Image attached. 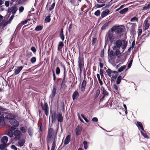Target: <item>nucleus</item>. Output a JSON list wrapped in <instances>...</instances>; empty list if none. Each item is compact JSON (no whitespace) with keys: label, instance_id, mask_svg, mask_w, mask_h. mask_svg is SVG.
I'll use <instances>...</instances> for the list:
<instances>
[{"label":"nucleus","instance_id":"33","mask_svg":"<svg viewBox=\"0 0 150 150\" xmlns=\"http://www.w3.org/2000/svg\"><path fill=\"white\" fill-rule=\"evenodd\" d=\"M122 79L120 76H118L116 79V83L117 85L119 84L120 83Z\"/></svg>","mask_w":150,"mask_h":150},{"label":"nucleus","instance_id":"5","mask_svg":"<svg viewBox=\"0 0 150 150\" xmlns=\"http://www.w3.org/2000/svg\"><path fill=\"white\" fill-rule=\"evenodd\" d=\"M41 105L42 109L45 111L46 115L47 116L49 114V108L47 104V103L45 102L44 104V105H43V103H41Z\"/></svg>","mask_w":150,"mask_h":150},{"label":"nucleus","instance_id":"10","mask_svg":"<svg viewBox=\"0 0 150 150\" xmlns=\"http://www.w3.org/2000/svg\"><path fill=\"white\" fill-rule=\"evenodd\" d=\"M23 67L22 66L18 67H17V68L14 69V74H13L12 75L10 76V77L14 76L15 75H16L18 74L20 71L23 69Z\"/></svg>","mask_w":150,"mask_h":150},{"label":"nucleus","instance_id":"4","mask_svg":"<svg viewBox=\"0 0 150 150\" xmlns=\"http://www.w3.org/2000/svg\"><path fill=\"white\" fill-rule=\"evenodd\" d=\"M50 115L51 116L52 123L54 122L57 119V113L56 111L55 110H52L51 109L50 111Z\"/></svg>","mask_w":150,"mask_h":150},{"label":"nucleus","instance_id":"58","mask_svg":"<svg viewBox=\"0 0 150 150\" xmlns=\"http://www.w3.org/2000/svg\"><path fill=\"white\" fill-rule=\"evenodd\" d=\"M116 78H117L116 77L114 76V75L112 76L111 78V82H114L115 81Z\"/></svg>","mask_w":150,"mask_h":150},{"label":"nucleus","instance_id":"3","mask_svg":"<svg viewBox=\"0 0 150 150\" xmlns=\"http://www.w3.org/2000/svg\"><path fill=\"white\" fill-rule=\"evenodd\" d=\"M54 130L53 128H49L46 139L47 143L50 140V139L52 138V136L54 134Z\"/></svg>","mask_w":150,"mask_h":150},{"label":"nucleus","instance_id":"52","mask_svg":"<svg viewBox=\"0 0 150 150\" xmlns=\"http://www.w3.org/2000/svg\"><path fill=\"white\" fill-rule=\"evenodd\" d=\"M36 57H33L31 59L30 62L32 63H33L36 62Z\"/></svg>","mask_w":150,"mask_h":150},{"label":"nucleus","instance_id":"18","mask_svg":"<svg viewBox=\"0 0 150 150\" xmlns=\"http://www.w3.org/2000/svg\"><path fill=\"white\" fill-rule=\"evenodd\" d=\"M22 25H21V24L20 23H19L18 25L17 26L16 29L15 30L13 34V35L15 36H16V35L17 34V32L20 30V29Z\"/></svg>","mask_w":150,"mask_h":150},{"label":"nucleus","instance_id":"48","mask_svg":"<svg viewBox=\"0 0 150 150\" xmlns=\"http://www.w3.org/2000/svg\"><path fill=\"white\" fill-rule=\"evenodd\" d=\"M130 32L132 35H134V34H135V28H131Z\"/></svg>","mask_w":150,"mask_h":150},{"label":"nucleus","instance_id":"53","mask_svg":"<svg viewBox=\"0 0 150 150\" xmlns=\"http://www.w3.org/2000/svg\"><path fill=\"white\" fill-rule=\"evenodd\" d=\"M65 83H66L61 82V86L62 88L65 89L66 88L67 86L65 85Z\"/></svg>","mask_w":150,"mask_h":150},{"label":"nucleus","instance_id":"22","mask_svg":"<svg viewBox=\"0 0 150 150\" xmlns=\"http://www.w3.org/2000/svg\"><path fill=\"white\" fill-rule=\"evenodd\" d=\"M137 127L139 128H140L143 131L145 132V131L144 130L143 125L142 123L139 122H137V123L136 124Z\"/></svg>","mask_w":150,"mask_h":150},{"label":"nucleus","instance_id":"35","mask_svg":"<svg viewBox=\"0 0 150 150\" xmlns=\"http://www.w3.org/2000/svg\"><path fill=\"white\" fill-rule=\"evenodd\" d=\"M150 8V2L146 5L144 6L143 8L142 9L143 10H146L147 9H149Z\"/></svg>","mask_w":150,"mask_h":150},{"label":"nucleus","instance_id":"37","mask_svg":"<svg viewBox=\"0 0 150 150\" xmlns=\"http://www.w3.org/2000/svg\"><path fill=\"white\" fill-rule=\"evenodd\" d=\"M7 144H3L0 145V149L1 150H4L6 147H7Z\"/></svg>","mask_w":150,"mask_h":150},{"label":"nucleus","instance_id":"50","mask_svg":"<svg viewBox=\"0 0 150 150\" xmlns=\"http://www.w3.org/2000/svg\"><path fill=\"white\" fill-rule=\"evenodd\" d=\"M105 4H96L95 5V7H96V8H100L102 7L105 5Z\"/></svg>","mask_w":150,"mask_h":150},{"label":"nucleus","instance_id":"27","mask_svg":"<svg viewBox=\"0 0 150 150\" xmlns=\"http://www.w3.org/2000/svg\"><path fill=\"white\" fill-rule=\"evenodd\" d=\"M128 8H126L121 10L119 11V13L121 14H125L126 12H127L128 11Z\"/></svg>","mask_w":150,"mask_h":150},{"label":"nucleus","instance_id":"57","mask_svg":"<svg viewBox=\"0 0 150 150\" xmlns=\"http://www.w3.org/2000/svg\"><path fill=\"white\" fill-rule=\"evenodd\" d=\"M106 72L108 75H109L108 74H111L112 73V70L111 69L108 68V69L106 70Z\"/></svg>","mask_w":150,"mask_h":150},{"label":"nucleus","instance_id":"40","mask_svg":"<svg viewBox=\"0 0 150 150\" xmlns=\"http://www.w3.org/2000/svg\"><path fill=\"white\" fill-rule=\"evenodd\" d=\"M56 142L55 140H54L52 142L51 150H54L56 147Z\"/></svg>","mask_w":150,"mask_h":150},{"label":"nucleus","instance_id":"34","mask_svg":"<svg viewBox=\"0 0 150 150\" xmlns=\"http://www.w3.org/2000/svg\"><path fill=\"white\" fill-rule=\"evenodd\" d=\"M51 15L49 14L45 18V21L47 22H49L51 20L50 18Z\"/></svg>","mask_w":150,"mask_h":150},{"label":"nucleus","instance_id":"46","mask_svg":"<svg viewBox=\"0 0 150 150\" xmlns=\"http://www.w3.org/2000/svg\"><path fill=\"white\" fill-rule=\"evenodd\" d=\"M140 132L144 138L147 139L149 138V137L146 134L144 133L142 131H141Z\"/></svg>","mask_w":150,"mask_h":150},{"label":"nucleus","instance_id":"62","mask_svg":"<svg viewBox=\"0 0 150 150\" xmlns=\"http://www.w3.org/2000/svg\"><path fill=\"white\" fill-rule=\"evenodd\" d=\"M11 148L12 149H14V150H17V147L14 145H12L11 146Z\"/></svg>","mask_w":150,"mask_h":150},{"label":"nucleus","instance_id":"28","mask_svg":"<svg viewBox=\"0 0 150 150\" xmlns=\"http://www.w3.org/2000/svg\"><path fill=\"white\" fill-rule=\"evenodd\" d=\"M21 133L20 131L19 130H16L13 132V134L15 136H20L21 135Z\"/></svg>","mask_w":150,"mask_h":150},{"label":"nucleus","instance_id":"64","mask_svg":"<svg viewBox=\"0 0 150 150\" xmlns=\"http://www.w3.org/2000/svg\"><path fill=\"white\" fill-rule=\"evenodd\" d=\"M24 8L23 6H21L19 7V10L20 12H22L24 10Z\"/></svg>","mask_w":150,"mask_h":150},{"label":"nucleus","instance_id":"6","mask_svg":"<svg viewBox=\"0 0 150 150\" xmlns=\"http://www.w3.org/2000/svg\"><path fill=\"white\" fill-rule=\"evenodd\" d=\"M56 83H54L53 86L52 90V93L50 96V97L51 98L52 101L54 98V97L56 94Z\"/></svg>","mask_w":150,"mask_h":150},{"label":"nucleus","instance_id":"29","mask_svg":"<svg viewBox=\"0 0 150 150\" xmlns=\"http://www.w3.org/2000/svg\"><path fill=\"white\" fill-rule=\"evenodd\" d=\"M64 68V73L62 76V78H66L67 76V71H66V69L64 65H62Z\"/></svg>","mask_w":150,"mask_h":150},{"label":"nucleus","instance_id":"59","mask_svg":"<svg viewBox=\"0 0 150 150\" xmlns=\"http://www.w3.org/2000/svg\"><path fill=\"white\" fill-rule=\"evenodd\" d=\"M31 50L32 51V52L34 53H35V52H36V50L35 47L34 46H32L31 47Z\"/></svg>","mask_w":150,"mask_h":150},{"label":"nucleus","instance_id":"36","mask_svg":"<svg viewBox=\"0 0 150 150\" xmlns=\"http://www.w3.org/2000/svg\"><path fill=\"white\" fill-rule=\"evenodd\" d=\"M43 28V26L41 25H38L37 26L35 29V30L36 31H39L41 30Z\"/></svg>","mask_w":150,"mask_h":150},{"label":"nucleus","instance_id":"15","mask_svg":"<svg viewBox=\"0 0 150 150\" xmlns=\"http://www.w3.org/2000/svg\"><path fill=\"white\" fill-rule=\"evenodd\" d=\"M79 96L78 92L76 90L73 93L72 96V98L73 100L77 99Z\"/></svg>","mask_w":150,"mask_h":150},{"label":"nucleus","instance_id":"63","mask_svg":"<svg viewBox=\"0 0 150 150\" xmlns=\"http://www.w3.org/2000/svg\"><path fill=\"white\" fill-rule=\"evenodd\" d=\"M27 23V21H26V20L23 21H21V23H20L21 24V25H24V24H26Z\"/></svg>","mask_w":150,"mask_h":150},{"label":"nucleus","instance_id":"20","mask_svg":"<svg viewBox=\"0 0 150 150\" xmlns=\"http://www.w3.org/2000/svg\"><path fill=\"white\" fill-rule=\"evenodd\" d=\"M28 72H24L23 73L22 76L21 77V79L23 80H25L28 77L29 75L27 74Z\"/></svg>","mask_w":150,"mask_h":150},{"label":"nucleus","instance_id":"32","mask_svg":"<svg viewBox=\"0 0 150 150\" xmlns=\"http://www.w3.org/2000/svg\"><path fill=\"white\" fill-rule=\"evenodd\" d=\"M28 133L30 136V137L32 136L33 133V130L32 128L30 127L28 129Z\"/></svg>","mask_w":150,"mask_h":150},{"label":"nucleus","instance_id":"31","mask_svg":"<svg viewBox=\"0 0 150 150\" xmlns=\"http://www.w3.org/2000/svg\"><path fill=\"white\" fill-rule=\"evenodd\" d=\"M109 22L105 23H104L101 27V29L102 30H105L106 28L109 25Z\"/></svg>","mask_w":150,"mask_h":150},{"label":"nucleus","instance_id":"45","mask_svg":"<svg viewBox=\"0 0 150 150\" xmlns=\"http://www.w3.org/2000/svg\"><path fill=\"white\" fill-rule=\"evenodd\" d=\"M138 20V18L136 16H134L130 19V21L131 22H133L135 21H137Z\"/></svg>","mask_w":150,"mask_h":150},{"label":"nucleus","instance_id":"14","mask_svg":"<svg viewBox=\"0 0 150 150\" xmlns=\"http://www.w3.org/2000/svg\"><path fill=\"white\" fill-rule=\"evenodd\" d=\"M110 11L108 9H106L105 11H103L101 13V17L102 18H104L107 15H108Z\"/></svg>","mask_w":150,"mask_h":150},{"label":"nucleus","instance_id":"49","mask_svg":"<svg viewBox=\"0 0 150 150\" xmlns=\"http://www.w3.org/2000/svg\"><path fill=\"white\" fill-rule=\"evenodd\" d=\"M55 5V2H54L51 6L49 8V10L50 11H51L52 9H53Z\"/></svg>","mask_w":150,"mask_h":150},{"label":"nucleus","instance_id":"60","mask_svg":"<svg viewBox=\"0 0 150 150\" xmlns=\"http://www.w3.org/2000/svg\"><path fill=\"white\" fill-rule=\"evenodd\" d=\"M96 39H97V38H92V45H94L95 44Z\"/></svg>","mask_w":150,"mask_h":150},{"label":"nucleus","instance_id":"41","mask_svg":"<svg viewBox=\"0 0 150 150\" xmlns=\"http://www.w3.org/2000/svg\"><path fill=\"white\" fill-rule=\"evenodd\" d=\"M102 94H103V96H104L108 95V92L106 91L104 89V88H103Z\"/></svg>","mask_w":150,"mask_h":150},{"label":"nucleus","instance_id":"44","mask_svg":"<svg viewBox=\"0 0 150 150\" xmlns=\"http://www.w3.org/2000/svg\"><path fill=\"white\" fill-rule=\"evenodd\" d=\"M60 68L57 67L56 69V73L57 75H58L60 74Z\"/></svg>","mask_w":150,"mask_h":150},{"label":"nucleus","instance_id":"25","mask_svg":"<svg viewBox=\"0 0 150 150\" xmlns=\"http://www.w3.org/2000/svg\"><path fill=\"white\" fill-rule=\"evenodd\" d=\"M109 49H108V54L109 56L111 57L115 56V52L112 50H111L109 52Z\"/></svg>","mask_w":150,"mask_h":150},{"label":"nucleus","instance_id":"12","mask_svg":"<svg viewBox=\"0 0 150 150\" xmlns=\"http://www.w3.org/2000/svg\"><path fill=\"white\" fill-rule=\"evenodd\" d=\"M86 79L84 77L83 80L82 82L81 86V90L82 91H84L85 90V87L86 85Z\"/></svg>","mask_w":150,"mask_h":150},{"label":"nucleus","instance_id":"2","mask_svg":"<svg viewBox=\"0 0 150 150\" xmlns=\"http://www.w3.org/2000/svg\"><path fill=\"white\" fill-rule=\"evenodd\" d=\"M122 41L120 40H117L115 42V45L112 48L113 50H115V56L119 58V55L121 54L120 51V49L122 46Z\"/></svg>","mask_w":150,"mask_h":150},{"label":"nucleus","instance_id":"9","mask_svg":"<svg viewBox=\"0 0 150 150\" xmlns=\"http://www.w3.org/2000/svg\"><path fill=\"white\" fill-rule=\"evenodd\" d=\"M82 130V127L79 125L77 126L75 129L76 135V136L79 135L81 134Z\"/></svg>","mask_w":150,"mask_h":150},{"label":"nucleus","instance_id":"39","mask_svg":"<svg viewBox=\"0 0 150 150\" xmlns=\"http://www.w3.org/2000/svg\"><path fill=\"white\" fill-rule=\"evenodd\" d=\"M126 66L125 65H123L122 66L118 69V72H121L122 71L126 68Z\"/></svg>","mask_w":150,"mask_h":150},{"label":"nucleus","instance_id":"8","mask_svg":"<svg viewBox=\"0 0 150 150\" xmlns=\"http://www.w3.org/2000/svg\"><path fill=\"white\" fill-rule=\"evenodd\" d=\"M18 10V8L15 5L12 6L11 8H8L7 10L8 13L12 12L13 14H15Z\"/></svg>","mask_w":150,"mask_h":150},{"label":"nucleus","instance_id":"56","mask_svg":"<svg viewBox=\"0 0 150 150\" xmlns=\"http://www.w3.org/2000/svg\"><path fill=\"white\" fill-rule=\"evenodd\" d=\"M32 55L33 54L31 52H28V53H27L26 54V56L28 58H29L30 57H31Z\"/></svg>","mask_w":150,"mask_h":150},{"label":"nucleus","instance_id":"13","mask_svg":"<svg viewBox=\"0 0 150 150\" xmlns=\"http://www.w3.org/2000/svg\"><path fill=\"white\" fill-rule=\"evenodd\" d=\"M121 41H122V44L121 47L123 50L122 52H123L127 46V42L125 40H122Z\"/></svg>","mask_w":150,"mask_h":150},{"label":"nucleus","instance_id":"19","mask_svg":"<svg viewBox=\"0 0 150 150\" xmlns=\"http://www.w3.org/2000/svg\"><path fill=\"white\" fill-rule=\"evenodd\" d=\"M8 141V138L6 136L3 137L1 139V142L3 144H7L6 143Z\"/></svg>","mask_w":150,"mask_h":150},{"label":"nucleus","instance_id":"17","mask_svg":"<svg viewBox=\"0 0 150 150\" xmlns=\"http://www.w3.org/2000/svg\"><path fill=\"white\" fill-rule=\"evenodd\" d=\"M70 136L69 135H67L64 142V145H66L68 144L70 142Z\"/></svg>","mask_w":150,"mask_h":150},{"label":"nucleus","instance_id":"26","mask_svg":"<svg viewBox=\"0 0 150 150\" xmlns=\"http://www.w3.org/2000/svg\"><path fill=\"white\" fill-rule=\"evenodd\" d=\"M145 24V28L144 30L147 29L149 27L150 25L149 23H148V20L146 19L144 21Z\"/></svg>","mask_w":150,"mask_h":150},{"label":"nucleus","instance_id":"61","mask_svg":"<svg viewBox=\"0 0 150 150\" xmlns=\"http://www.w3.org/2000/svg\"><path fill=\"white\" fill-rule=\"evenodd\" d=\"M92 121L93 122H97L98 121V119L96 117H93L92 118Z\"/></svg>","mask_w":150,"mask_h":150},{"label":"nucleus","instance_id":"43","mask_svg":"<svg viewBox=\"0 0 150 150\" xmlns=\"http://www.w3.org/2000/svg\"><path fill=\"white\" fill-rule=\"evenodd\" d=\"M25 140H22L18 142V143L20 146H23L25 143Z\"/></svg>","mask_w":150,"mask_h":150},{"label":"nucleus","instance_id":"24","mask_svg":"<svg viewBox=\"0 0 150 150\" xmlns=\"http://www.w3.org/2000/svg\"><path fill=\"white\" fill-rule=\"evenodd\" d=\"M5 118L7 119L12 120L15 118V116L12 114H9L6 116Z\"/></svg>","mask_w":150,"mask_h":150},{"label":"nucleus","instance_id":"42","mask_svg":"<svg viewBox=\"0 0 150 150\" xmlns=\"http://www.w3.org/2000/svg\"><path fill=\"white\" fill-rule=\"evenodd\" d=\"M133 57H132V58L130 59L129 62L128 64L127 67H128V68H130L131 67L133 62Z\"/></svg>","mask_w":150,"mask_h":150},{"label":"nucleus","instance_id":"38","mask_svg":"<svg viewBox=\"0 0 150 150\" xmlns=\"http://www.w3.org/2000/svg\"><path fill=\"white\" fill-rule=\"evenodd\" d=\"M26 127H22L20 128V130L23 133H25L26 131Z\"/></svg>","mask_w":150,"mask_h":150},{"label":"nucleus","instance_id":"23","mask_svg":"<svg viewBox=\"0 0 150 150\" xmlns=\"http://www.w3.org/2000/svg\"><path fill=\"white\" fill-rule=\"evenodd\" d=\"M64 44L62 41L60 42L58 45L57 50L58 51H60L62 49V47L64 46Z\"/></svg>","mask_w":150,"mask_h":150},{"label":"nucleus","instance_id":"21","mask_svg":"<svg viewBox=\"0 0 150 150\" xmlns=\"http://www.w3.org/2000/svg\"><path fill=\"white\" fill-rule=\"evenodd\" d=\"M59 37L62 41L64 39V36L63 34V29L61 28L59 33Z\"/></svg>","mask_w":150,"mask_h":150},{"label":"nucleus","instance_id":"47","mask_svg":"<svg viewBox=\"0 0 150 150\" xmlns=\"http://www.w3.org/2000/svg\"><path fill=\"white\" fill-rule=\"evenodd\" d=\"M84 148L85 149H86L88 148V145L87 142L84 141L83 142Z\"/></svg>","mask_w":150,"mask_h":150},{"label":"nucleus","instance_id":"16","mask_svg":"<svg viewBox=\"0 0 150 150\" xmlns=\"http://www.w3.org/2000/svg\"><path fill=\"white\" fill-rule=\"evenodd\" d=\"M57 121L60 122H61L63 121V119L62 114L61 113H59L57 115Z\"/></svg>","mask_w":150,"mask_h":150},{"label":"nucleus","instance_id":"11","mask_svg":"<svg viewBox=\"0 0 150 150\" xmlns=\"http://www.w3.org/2000/svg\"><path fill=\"white\" fill-rule=\"evenodd\" d=\"M10 122L12 125L14 127H17L19 125L18 122L15 118L12 120H11Z\"/></svg>","mask_w":150,"mask_h":150},{"label":"nucleus","instance_id":"54","mask_svg":"<svg viewBox=\"0 0 150 150\" xmlns=\"http://www.w3.org/2000/svg\"><path fill=\"white\" fill-rule=\"evenodd\" d=\"M15 14H12V15L11 16L10 18H9L8 21H7V22L8 23H9L13 19Z\"/></svg>","mask_w":150,"mask_h":150},{"label":"nucleus","instance_id":"30","mask_svg":"<svg viewBox=\"0 0 150 150\" xmlns=\"http://www.w3.org/2000/svg\"><path fill=\"white\" fill-rule=\"evenodd\" d=\"M100 92V90L99 89H98L96 91V92L95 93V94L93 96V98L95 99L99 95Z\"/></svg>","mask_w":150,"mask_h":150},{"label":"nucleus","instance_id":"51","mask_svg":"<svg viewBox=\"0 0 150 150\" xmlns=\"http://www.w3.org/2000/svg\"><path fill=\"white\" fill-rule=\"evenodd\" d=\"M100 11L99 10H97L94 13V14L96 16H98L100 15Z\"/></svg>","mask_w":150,"mask_h":150},{"label":"nucleus","instance_id":"55","mask_svg":"<svg viewBox=\"0 0 150 150\" xmlns=\"http://www.w3.org/2000/svg\"><path fill=\"white\" fill-rule=\"evenodd\" d=\"M100 76L101 77L102 79L103 78H104L103 71L102 69H100Z\"/></svg>","mask_w":150,"mask_h":150},{"label":"nucleus","instance_id":"7","mask_svg":"<svg viewBox=\"0 0 150 150\" xmlns=\"http://www.w3.org/2000/svg\"><path fill=\"white\" fill-rule=\"evenodd\" d=\"M79 67L80 70V73H81L82 71V69L83 67H84V62L82 58H80L79 57ZM84 68V67H83Z\"/></svg>","mask_w":150,"mask_h":150},{"label":"nucleus","instance_id":"1","mask_svg":"<svg viewBox=\"0 0 150 150\" xmlns=\"http://www.w3.org/2000/svg\"><path fill=\"white\" fill-rule=\"evenodd\" d=\"M124 31L123 29L120 27L119 25H114L108 31L106 35L110 41L111 43L114 40V37L113 33L115 32V34L117 35L121 36L122 33Z\"/></svg>","mask_w":150,"mask_h":150}]
</instances>
